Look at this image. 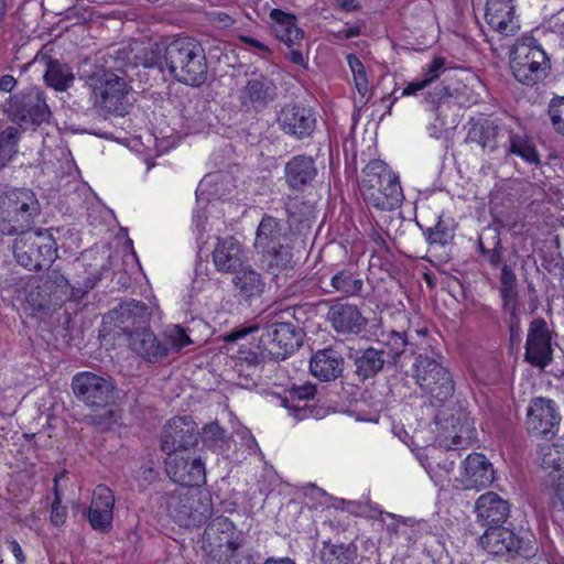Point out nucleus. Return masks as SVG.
<instances>
[{
    "mask_svg": "<svg viewBox=\"0 0 564 564\" xmlns=\"http://www.w3.org/2000/svg\"><path fill=\"white\" fill-rule=\"evenodd\" d=\"M291 316L290 308L274 314L265 324L260 336V343L271 359H285L294 352L303 341L302 329L288 321L284 316Z\"/></svg>",
    "mask_w": 564,
    "mask_h": 564,
    "instance_id": "obj_9",
    "label": "nucleus"
},
{
    "mask_svg": "<svg viewBox=\"0 0 564 564\" xmlns=\"http://www.w3.org/2000/svg\"><path fill=\"white\" fill-rule=\"evenodd\" d=\"M259 562L260 554L253 549L243 545L241 549L226 555L218 564H259Z\"/></svg>",
    "mask_w": 564,
    "mask_h": 564,
    "instance_id": "obj_50",
    "label": "nucleus"
},
{
    "mask_svg": "<svg viewBox=\"0 0 564 564\" xmlns=\"http://www.w3.org/2000/svg\"><path fill=\"white\" fill-rule=\"evenodd\" d=\"M270 18L273 21L272 29L276 39L289 47L301 43L304 32L297 26L295 15L273 9L270 12Z\"/></svg>",
    "mask_w": 564,
    "mask_h": 564,
    "instance_id": "obj_31",
    "label": "nucleus"
},
{
    "mask_svg": "<svg viewBox=\"0 0 564 564\" xmlns=\"http://www.w3.org/2000/svg\"><path fill=\"white\" fill-rule=\"evenodd\" d=\"M524 358L540 369H544L553 359L552 333L542 317L530 323Z\"/></svg>",
    "mask_w": 564,
    "mask_h": 564,
    "instance_id": "obj_18",
    "label": "nucleus"
},
{
    "mask_svg": "<svg viewBox=\"0 0 564 564\" xmlns=\"http://www.w3.org/2000/svg\"><path fill=\"white\" fill-rule=\"evenodd\" d=\"M263 262L273 275H278L275 271L288 269L292 264V251L286 243L274 246L273 249L261 250Z\"/></svg>",
    "mask_w": 564,
    "mask_h": 564,
    "instance_id": "obj_39",
    "label": "nucleus"
},
{
    "mask_svg": "<svg viewBox=\"0 0 564 564\" xmlns=\"http://www.w3.org/2000/svg\"><path fill=\"white\" fill-rule=\"evenodd\" d=\"M268 357H269V354L267 352V350L263 349V346L261 343L257 346V350H251V349L246 350L242 348L239 349V359L241 361L246 362L247 366H249V367L259 366Z\"/></svg>",
    "mask_w": 564,
    "mask_h": 564,
    "instance_id": "obj_59",
    "label": "nucleus"
},
{
    "mask_svg": "<svg viewBox=\"0 0 564 564\" xmlns=\"http://www.w3.org/2000/svg\"><path fill=\"white\" fill-rule=\"evenodd\" d=\"M362 172L365 177L360 182V192L367 203L381 210L393 209L401 205L404 196L399 176L386 162L372 160Z\"/></svg>",
    "mask_w": 564,
    "mask_h": 564,
    "instance_id": "obj_3",
    "label": "nucleus"
},
{
    "mask_svg": "<svg viewBox=\"0 0 564 564\" xmlns=\"http://www.w3.org/2000/svg\"><path fill=\"white\" fill-rule=\"evenodd\" d=\"M104 414L87 415L86 422L99 430H108L115 422V412L111 409L106 408Z\"/></svg>",
    "mask_w": 564,
    "mask_h": 564,
    "instance_id": "obj_60",
    "label": "nucleus"
},
{
    "mask_svg": "<svg viewBox=\"0 0 564 564\" xmlns=\"http://www.w3.org/2000/svg\"><path fill=\"white\" fill-rule=\"evenodd\" d=\"M285 240L286 237L282 234L279 221L271 216H264L257 229L256 249L258 251L273 249L274 246H280Z\"/></svg>",
    "mask_w": 564,
    "mask_h": 564,
    "instance_id": "obj_35",
    "label": "nucleus"
},
{
    "mask_svg": "<svg viewBox=\"0 0 564 564\" xmlns=\"http://www.w3.org/2000/svg\"><path fill=\"white\" fill-rule=\"evenodd\" d=\"M143 358L154 362L170 352V348L166 344L159 341L152 332L143 328Z\"/></svg>",
    "mask_w": 564,
    "mask_h": 564,
    "instance_id": "obj_47",
    "label": "nucleus"
},
{
    "mask_svg": "<svg viewBox=\"0 0 564 564\" xmlns=\"http://www.w3.org/2000/svg\"><path fill=\"white\" fill-rule=\"evenodd\" d=\"M232 284L237 296L248 302L260 297L265 288L261 274L248 264L235 273Z\"/></svg>",
    "mask_w": 564,
    "mask_h": 564,
    "instance_id": "obj_30",
    "label": "nucleus"
},
{
    "mask_svg": "<svg viewBox=\"0 0 564 564\" xmlns=\"http://www.w3.org/2000/svg\"><path fill=\"white\" fill-rule=\"evenodd\" d=\"M498 126L491 120L482 119L470 122L466 140L492 152L498 147Z\"/></svg>",
    "mask_w": 564,
    "mask_h": 564,
    "instance_id": "obj_34",
    "label": "nucleus"
},
{
    "mask_svg": "<svg viewBox=\"0 0 564 564\" xmlns=\"http://www.w3.org/2000/svg\"><path fill=\"white\" fill-rule=\"evenodd\" d=\"M247 261L246 252L237 239L217 238L213 250V262L218 272L235 274L247 265Z\"/></svg>",
    "mask_w": 564,
    "mask_h": 564,
    "instance_id": "obj_24",
    "label": "nucleus"
},
{
    "mask_svg": "<svg viewBox=\"0 0 564 564\" xmlns=\"http://www.w3.org/2000/svg\"><path fill=\"white\" fill-rule=\"evenodd\" d=\"M246 544L243 532L228 518L217 517L205 528L203 550L217 562Z\"/></svg>",
    "mask_w": 564,
    "mask_h": 564,
    "instance_id": "obj_12",
    "label": "nucleus"
},
{
    "mask_svg": "<svg viewBox=\"0 0 564 564\" xmlns=\"http://www.w3.org/2000/svg\"><path fill=\"white\" fill-rule=\"evenodd\" d=\"M278 124L285 134L301 140L313 133L316 119L310 108L288 104L279 111Z\"/></svg>",
    "mask_w": 564,
    "mask_h": 564,
    "instance_id": "obj_20",
    "label": "nucleus"
},
{
    "mask_svg": "<svg viewBox=\"0 0 564 564\" xmlns=\"http://www.w3.org/2000/svg\"><path fill=\"white\" fill-rule=\"evenodd\" d=\"M510 66L519 83L532 86L546 77L550 59L533 36H522L512 46Z\"/></svg>",
    "mask_w": 564,
    "mask_h": 564,
    "instance_id": "obj_6",
    "label": "nucleus"
},
{
    "mask_svg": "<svg viewBox=\"0 0 564 564\" xmlns=\"http://www.w3.org/2000/svg\"><path fill=\"white\" fill-rule=\"evenodd\" d=\"M25 300L26 303L32 307V310L36 312H43L47 310L51 303L47 289H43L40 285L31 289L28 292Z\"/></svg>",
    "mask_w": 564,
    "mask_h": 564,
    "instance_id": "obj_53",
    "label": "nucleus"
},
{
    "mask_svg": "<svg viewBox=\"0 0 564 564\" xmlns=\"http://www.w3.org/2000/svg\"><path fill=\"white\" fill-rule=\"evenodd\" d=\"M435 423L438 426L436 440L440 446L456 451L469 445L474 435L473 421L462 409H455L448 415L443 411L438 412Z\"/></svg>",
    "mask_w": 564,
    "mask_h": 564,
    "instance_id": "obj_14",
    "label": "nucleus"
},
{
    "mask_svg": "<svg viewBox=\"0 0 564 564\" xmlns=\"http://www.w3.org/2000/svg\"><path fill=\"white\" fill-rule=\"evenodd\" d=\"M21 139V131L18 127L8 126L0 131V162L8 163L18 153V144Z\"/></svg>",
    "mask_w": 564,
    "mask_h": 564,
    "instance_id": "obj_42",
    "label": "nucleus"
},
{
    "mask_svg": "<svg viewBox=\"0 0 564 564\" xmlns=\"http://www.w3.org/2000/svg\"><path fill=\"white\" fill-rule=\"evenodd\" d=\"M41 212L40 202L31 189L13 188L0 193V234L17 236L13 256L21 267L30 271L50 268L57 257L53 228L34 229Z\"/></svg>",
    "mask_w": 564,
    "mask_h": 564,
    "instance_id": "obj_1",
    "label": "nucleus"
},
{
    "mask_svg": "<svg viewBox=\"0 0 564 564\" xmlns=\"http://www.w3.org/2000/svg\"><path fill=\"white\" fill-rule=\"evenodd\" d=\"M538 459L540 466L551 473L557 474L564 466L563 445L545 443L539 446Z\"/></svg>",
    "mask_w": 564,
    "mask_h": 564,
    "instance_id": "obj_40",
    "label": "nucleus"
},
{
    "mask_svg": "<svg viewBox=\"0 0 564 564\" xmlns=\"http://www.w3.org/2000/svg\"><path fill=\"white\" fill-rule=\"evenodd\" d=\"M164 338L170 351L181 352L194 344L187 329L180 325H172L164 332Z\"/></svg>",
    "mask_w": 564,
    "mask_h": 564,
    "instance_id": "obj_46",
    "label": "nucleus"
},
{
    "mask_svg": "<svg viewBox=\"0 0 564 564\" xmlns=\"http://www.w3.org/2000/svg\"><path fill=\"white\" fill-rule=\"evenodd\" d=\"M480 545L495 556L513 560L533 558L539 552V543L530 530L514 532L505 527H490L480 538Z\"/></svg>",
    "mask_w": 564,
    "mask_h": 564,
    "instance_id": "obj_5",
    "label": "nucleus"
},
{
    "mask_svg": "<svg viewBox=\"0 0 564 564\" xmlns=\"http://www.w3.org/2000/svg\"><path fill=\"white\" fill-rule=\"evenodd\" d=\"M478 521L490 527H498L506 522L510 514L508 500L494 491L482 494L475 503Z\"/></svg>",
    "mask_w": 564,
    "mask_h": 564,
    "instance_id": "obj_27",
    "label": "nucleus"
},
{
    "mask_svg": "<svg viewBox=\"0 0 564 564\" xmlns=\"http://www.w3.org/2000/svg\"><path fill=\"white\" fill-rule=\"evenodd\" d=\"M202 440L206 446L223 449L227 443L226 431L216 422L203 427Z\"/></svg>",
    "mask_w": 564,
    "mask_h": 564,
    "instance_id": "obj_48",
    "label": "nucleus"
},
{
    "mask_svg": "<svg viewBox=\"0 0 564 564\" xmlns=\"http://www.w3.org/2000/svg\"><path fill=\"white\" fill-rule=\"evenodd\" d=\"M70 387L75 398L93 410L109 408L116 399L113 380L90 371L74 375Z\"/></svg>",
    "mask_w": 564,
    "mask_h": 564,
    "instance_id": "obj_11",
    "label": "nucleus"
},
{
    "mask_svg": "<svg viewBox=\"0 0 564 564\" xmlns=\"http://www.w3.org/2000/svg\"><path fill=\"white\" fill-rule=\"evenodd\" d=\"M544 487L554 506H564V475L550 473L544 480Z\"/></svg>",
    "mask_w": 564,
    "mask_h": 564,
    "instance_id": "obj_49",
    "label": "nucleus"
},
{
    "mask_svg": "<svg viewBox=\"0 0 564 564\" xmlns=\"http://www.w3.org/2000/svg\"><path fill=\"white\" fill-rule=\"evenodd\" d=\"M165 470L169 477L181 485V488L191 489L205 480V466L199 457L189 454H167Z\"/></svg>",
    "mask_w": 564,
    "mask_h": 564,
    "instance_id": "obj_19",
    "label": "nucleus"
},
{
    "mask_svg": "<svg viewBox=\"0 0 564 564\" xmlns=\"http://www.w3.org/2000/svg\"><path fill=\"white\" fill-rule=\"evenodd\" d=\"M326 317L333 329L344 335H358L366 329L368 324V319L359 307L347 302H337L330 305Z\"/></svg>",
    "mask_w": 564,
    "mask_h": 564,
    "instance_id": "obj_21",
    "label": "nucleus"
},
{
    "mask_svg": "<svg viewBox=\"0 0 564 564\" xmlns=\"http://www.w3.org/2000/svg\"><path fill=\"white\" fill-rule=\"evenodd\" d=\"M164 503L169 516L180 525L196 527L209 517V506L202 503L192 489L176 488L167 492Z\"/></svg>",
    "mask_w": 564,
    "mask_h": 564,
    "instance_id": "obj_13",
    "label": "nucleus"
},
{
    "mask_svg": "<svg viewBox=\"0 0 564 564\" xmlns=\"http://www.w3.org/2000/svg\"><path fill=\"white\" fill-rule=\"evenodd\" d=\"M378 344L379 352L389 364H397L401 355L411 346L405 333L395 330L382 332Z\"/></svg>",
    "mask_w": 564,
    "mask_h": 564,
    "instance_id": "obj_36",
    "label": "nucleus"
},
{
    "mask_svg": "<svg viewBox=\"0 0 564 564\" xmlns=\"http://www.w3.org/2000/svg\"><path fill=\"white\" fill-rule=\"evenodd\" d=\"M561 414L554 400L535 397L531 399L525 417L527 431L535 437L552 438L558 431Z\"/></svg>",
    "mask_w": 564,
    "mask_h": 564,
    "instance_id": "obj_15",
    "label": "nucleus"
},
{
    "mask_svg": "<svg viewBox=\"0 0 564 564\" xmlns=\"http://www.w3.org/2000/svg\"><path fill=\"white\" fill-rule=\"evenodd\" d=\"M43 284L51 292H61L66 294L69 288L68 279L57 269L52 268L43 279Z\"/></svg>",
    "mask_w": 564,
    "mask_h": 564,
    "instance_id": "obj_52",
    "label": "nucleus"
},
{
    "mask_svg": "<svg viewBox=\"0 0 564 564\" xmlns=\"http://www.w3.org/2000/svg\"><path fill=\"white\" fill-rule=\"evenodd\" d=\"M316 388L313 384H304L294 387L290 391V399L292 401H307L315 395Z\"/></svg>",
    "mask_w": 564,
    "mask_h": 564,
    "instance_id": "obj_62",
    "label": "nucleus"
},
{
    "mask_svg": "<svg viewBox=\"0 0 564 564\" xmlns=\"http://www.w3.org/2000/svg\"><path fill=\"white\" fill-rule=\"evenodd\" d=\"M330 292H336L346 297H359L364 290V280L354 267L336 270L330 276Z\"/></svg>",
    "mask_w": 564,
    "mask_h": 564,
    "instance_id": "obj_32",
    "label": "nucleus"
},
{
    "mask_svg": "<svg viewBox=\"0 0 564 564\" xmlns=\"http://www.w3.org/2000/svg\"><path fill=\"white\" fill-rule=\"evenodd\" d=\"M285 209L290 225H300L308 221L313 215V205L299 198L289 197Z\"/></svg>",
    "mask_w": 564,
    "mask_h": 564,
    "instance_id": "obj_45",
    "label": "nucleus"
},
{
    "mask_svg": "<svg viewBox=\"0 0 564 564\" xmlns=\"http://www.w3.org/2000/svg\"><path fill=\"white\" fill-rule=\"evenodd\" d=\"M494 478L492 464L484 454H469L462 462V473L458 480L463 489H484L494 481Z\"/></svg>",
    "mask_w": 564,
    "mask_h": 564,
    "instance_id": "obj_23",
    "label": "nucleus"
},
{
    "mask_svg": "<svg viewBox=\"0 0 564 564\" xmlns=\"http://www.w3.org/2000/svg\"><path fill=\"white\" fill-rule=\"evenodd\" d=\"M386 362L377 347L360 349L354 358L355 373L359 380L365 381L378 375L383 369Z\"/></svg>",
    "mask_w": 564,
    "mask_h": 564,
    "instance_id": "obj_33",
    "label": "nucleus"
},
{
    "mask_svg": "<svg viewBox=\"0 0 564 564\" xmlns=\"http://www.w3.org/2000/svg\"><path fill=\"white\" fill-rule=\"evenodd\" d=\"M347 63L352 73L355 87L359 94V98L355 99V107L362 108L368 104L370 99V87L365 66L360 59L352 54L347 56Z\"/></svg>",
    "mask_w": 564,
    "mask_h": 564,
    "instance_id": "obj_37",
    "label": "nucleus"
},
{
    "mask_svg": "<svg viewBox=\"0 0 564 564\" xmlns=\"http://www.w3.org/2000/svg\"><path fill=\"white\" fill-rule=\"evenodd\" d=\"M51 522L55 527H61L66 522L67 519V508L62 505V502L53 501L51 506Z\"/></svg>",
    "mask_w": 564,
    "mask_h": 564,
    "instance_id": "obj_63",
    "label": "nucleus"
},
{
    "mask_svg": "<svg viewBox=\"0 0 564 564\" xmlns=\"http://www.w3.org/2000/svg\"><path fill=\"white\" fill-rule=\"evenodd\" d=\"M447 70L446 58L436 56L423 68V79L430 86Z\"/></svg>",
    "mask_w": 564,
    "mask_h": 564,
    "instance_id": "obj_56",
    "label": "nucleus"
},
{
    "mask_svg": "<svg viewBox=\"0 0 564 564\" xmlns=\"http://www.w3.org/2000/svg\"><path fill=\"white\" fill-rule=\"evenodd\" d=\"M143 297L147 302H143V323L145 317L149 323H159L162 318V311L160 310L156 297L152 293V289L143 286Z\"/></svg>",
    "mask_w": 564,
    "mask_h": 564,
    "instance_id": "obj_51",
    "label": "nucleus"
},
{
    "mask_svg": "<svg viewBox=\"0 0 564 564\" xmlns=\"http://www.w3.org/2000/svg\"><path fill=\"white\" fill-rule=\"evenodd\" d=\"M487 234H492L489 241H485L484 236L479 237V250L486 258L487 262L497 268L501 264L503 247L499 234L496 230H488Z\"/></svg>",
    "mask_w": 564,
    "mask_h": 564,
    "instance_id": "obj_43",
    "label": "nucleus"
},
{
    "mask_svg": "<svg viewBox=\"0 0 564 564\" xmlns=\"http://www.w3.org/2000/svg\"><path fill=\"white\" fill-rule=\"evenodd\" d=\"M508 153L516 154L530 164L539 162L535 147L527 137L510 133Z\"/></svg>",
    "mask_w": 564,
    "mask_h": 564,
    "instance_id": "obj_44",
    "label": "nucleus"
},
{
    "mask_svg": "<svg viewBox=\"0 0 564 564\" xmlns=\"http://www.w3.org/2000/svg\"><path fill=\"white\" fill-rule=\"evenodd\" d=\"M34 62L44 63L46 69L43 79L48 87L54 88L56 91H65L73 85L75 76L68 64L51 57L43 51L35 55Z\"/></svg>",
    "mask_w": 564,
    "mask_h": 564,
    "instance_id": "obj_29",
    "label": "nucleus"
},
{
    "mask_svg": "<svg viewBox=\"0 0 564 564\" xmlns=\"http://www.w3.org/2000/svg\"><path fill=\"white\" fill-rule=\"evenodd\" d=\"M90 100L104 115L124 116L129 112L131 87L123 77L112 70L100 69L87 77Z\"/></svg>",
    "mask_w": 564,
    "mask_h": 564,
    "instance_id": "obj_4",
    "label": "nucleus"
},
{
    "mask_svg": "<svg viewBox=\"0 0 564 564\" xmlns=\"http://www.w3.org/2000/svg\"><path fill=\"white\" fill-rule=\"evenodd\" d=\"M8 107L11 121L22 130H36L43 123H48L52 118L45 93L36 86L26 87L11 95Z\"/></svg>",
    "mask_w": 564,
    "mask_h": 564,
    "instance_id": "obj_8",
    "label": "nucleus"
},
{
    "mask_svg": "<svg viewBox=\"0 0 564 564\" xmlns=\"http://www.w3.org/2000/svg\"><path fill=\"white\" fill-rule=\"evenodd\" d=\"M414 379L419 387L434 400L443 404L454 394V381L451 373L436 359L419 355L413 365Z\"/></svg>",
    "mask_w": 564,
    "mask_h": 564,
    "instance_id": "obj_10",
    "label": "nucleus"
},
{
    "mask_svg": "<svg viewBox=\"0 0 564 564\" xmlns=\"http://www.w3.org/2000/svg\"><path fill=\"white\" fill-rule=\"evenodd\" d=\"M357 558L356 547L346 544L324 543L321 551L323 564H355Z\"/></svg>",
    "mask_w": 564,
    "mask_h": 564,
    "instance_id": "obj_38",
    "label": "nucleus"
},
{
    "mask_svg": "<svg viewBox=\"0 0 564 564\" xmlns=\"http://www.w3.org/2000/svg\"><path fill=\"white\" fill-rule=\"evenodd\" d=\"M143 68L155 70L165 80L164 70L177 82L200 86L207 80V61L203 46L193 37H181L170 43L149 40L143 44Z\"/></svg>",
    "mask_w": 564,
    "mask_h": 564,
    "instance_id": "obj_2",
    "label": "nucleus"
},
{
    "mask_svg": "<svg viewBox=\"0 0 564 564\" xmlns=\"http://www.w3.org/2000/svg\"><path fill=\"white\" fill-rule=\"evenodd\" d=\"M197 424L189 416H175L164 425L161 436V448L166 454L188 449L198 444Z\"/></svg>",
    "mask_w": 564,
    "mask_h": 564,
    "instance_id": "obj_17",
    "label": "nucleus"
},
{
    "mask_svg": "<svg viewBox=\"0 0 564 564\" xmlns=\"http://www.w3.org/2000/svg\"><path fill=\"white\" fill-rule=\"evenodd\" d=\"M100 333L128 345L138 356L141 354V304L135 300L120 303L102 317Z\"/></svg>",
    "mask_w": 564,
    "mask_h": 564,
    "instance_id": "obj_7",
    "label": "nucleus"
},
{
    "mask_svg": "<svg viewBox=\"0 0 564 564\" xmlns=\"http://www.w3.org/2000/svg\"><path fill=\"white\" fill-rule=\"evenodd\" d=\"M345 360L334 348L316 351L310 361L311 373L321 381H334L343 375Z\"/></svg>",
    "mask_w": 564,
    "mask_h": 564,
    "instance_id": "obj_28",
    "label": "nucleus"
},
{
    "mask_svg": "<svg viewBox=\"0 0 564 564\" xmlns=\"http://www.w3.org/2000/svg\"><path fill=\"white\" fill-rule=\"evenodd\" d=\"M89 291L87 290V286L83 284V281H77L76 284L72 285L69 283V288L66 294H63L65 296V300L67 301H80L83 300Z\"/></svg>",
    "mask_w": 564,
    "mask_h": 564,
    "instance_id": "obj_64",
    "label": "nucleus"
},
{
    "mask_svg": "<svg viewBox=\"0 0 564 564\" xmlns=\"http://www.w3.org/2000/svg\"><path fill=\"white\" fill-rule=\"evenodd\" d=\"M547 113L555 131L564 135V97L553 98Z\"/></svg>",
    "mask_w": 564,
    "mask_h": 564,
    "instance_id": "obj_54",
    "label": "nucleus"
},
{
    "mask_svg": "<svg viewBox=\"0 0 564 564\" xmlns=\"http://www.w3.org/2000/svg\"><path fill=\"white\" fill-rule=\"evenodd\" d=\"M317 175V167L312 156L297 154L291 158L284 166L285 183L292 191L302 192L311 186Z\"/></svg>",
    "mask_w": 564,
    "mask_h": 564,
    "instance_id": "obj_26",
    "label": "nucleus"
},
{
    "mask_svg": "<svg viewBox=\"0 0 564 564\" xmlns=\"http://www.w3.org/2000/svg\"><path fill=\"white\" fill-rule=\"evenodd\" d=\"M505 312L509 315L508 326L510 333V341L511 344L519 343L522 336V327H521V318L518 314L519 304L509 306H503Z\"/></svg>",
    "mask_w": 564,
    "mask_h": 564,
    "instance_id": "obj_55",
    "label": "nucleus"
},
{
    "mask_svg": "<svg viewBox=\"0 0 564 564\" xmlns=\"http://www.w3.org/2000/svg\"><path fill=\"white\" fill-rule=\"evenodd\" d=\"M500 296L502 306L511 307L519 304L518 279L511 267L507 264L501 268Z\"/></svg>",
    "mask_w": 564,
    "mask_h": 564,
    "instance_id": "obj_41",
    "label": "nucleus"
},
{
    "mask_svg": "<svg viewBox=\"0 0 564 564\" xmlns=\"http://www.w3.org/2000/svg\"><path fill=\"white\" fill-rule=\"evenodd\" d=\"M426 239L431 245H441L445 246L447 245L452 238L453 235L451 230L444 226L441 221H438L433 228H429L425 232Z\"/></svg>",
    "mask_w": 564,
    "mask_h": 564,
    "instance_id": "obj_57",
    "label": "nucleus"
},
{
    "mask_svg": "<svg viewBox=\"0 0 564 564\" xmlns=\"http://www.w3.org/2000/svg\"><path fill=\"white\" fill-rule=\"evenodd\" d=\"M387 516L393 520L391 524H388V531L393 532L395 535H403L410 540L411 532L413 531L411 529L412 524H408L405 520L401 517H397L395 514L388 512Z\"/></svg>",
    "mask_w": 564,
    "mask_h": 564,
    "instance_id": "obj_61",
    "label": "nucleus"
},
{
    "mask_svg": "<svg viewBox=\"0 0 564 564\" xmlns=\"http://www.w3.org/2000/svg\"><path fill=\"white\" fill-rule=\"evenodd\" d=\"M278 97V86L269 76L252 72L239 94L240 106L246 111H262Z\"/></svg>",
    "mask_w": 564,
    "mask_h": 564,
    "instance_id": "obj_16",
    "label": "nucleus"
},
{
    "mask_svg": "<svg viewBox=\"0 0 564 564\" xmlns=\"http://www.w3.org/2000/svg\"><path fill=\"white\" fill-rule=\"evenodd\" d=\"M119 59L123 62L126 69L123 70L127 76L139 75L138 66L140 62V56L138 52H134V48L129 46L122 51H119Z\"/></svg>",
    "mask_w": 564,
    "mask_h": 564,
    "instance_id": "obj_58",
    "label": "nucleus"
},
{
    "mask_svg": "<svg viewBox=\"0 0 564 564\" xmlns=\"http://www.w3.org/2000/svg\"><path fill=\"white\" fill-rule=\"evenodd\" d=\"M485 20L494 31L506 36L513 35L520 29L513 0H487Z\"/></svg>",
    "mask_w": 564,
    "mask_h": 564,
    "instance_id": "obj_25",
    "label": "nucleus"
},
{
    "mask_svg": "<svg viewBox=\"0 0 564 564\" xmlns=\"http://www.w3.org/2000/svg\"><path fill=\"white\" fill-rule=\"evenodd\" d=\"M115 496L106 485H98L93 492L87 520L90 527L100 533H107L112 528Z\"/></svg>",
    "mask_w": 564,
    "mask_h": 564,
    "instance_id": "obj_22",
    "label": "nucleus"
}]
</instances>
